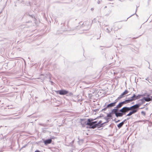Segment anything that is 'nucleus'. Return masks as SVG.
Masks as SVG:
<instances>
[{
    "label": "nucleus",
    "mask_w": 152,
    "mask_h": 152,
    "mask_svg": "<svg viewBox=\"0 0 152 152\" xmlns=\"http://www.w3.org/2000/svg\"><path fill=\"white\" fill-rule=\"evenodd\" d=\"M140 105V104H138L132 106V107H133V108H132V109L130 110L131 111L126 115V116H130L133 114H134L137 112L138 111V109Z\"/></svg>",
    "instance_id": "f257e3e1"
},
{
    "label": "nucleus",
    "mask_w": 152,
    "mask_h": 152,
    "mask_svg": "<svg viewBox=\"0 0 152 152\" xmlns=\"http://www.w3.org/2000/svg\"><path fill=\"white\" fill-rule=\"evenodd\" d=\"M134 107H132V106L129 107H124L121 109L119 110V111L121 113H123L124 115H125L126 113L130 111Z\"/></svg>",
    "instance_id": "f03ea898"
},
{
    "label": "nucleus",
    "mask_w": 152,
    "mask_h": 152,
    "mask_svg": "<svg viewBox=\"0 0 152 152\" xmlns=\"http://www.w3.org/2000/svg\"><path fill=\"white\" fill-rule=\"evenodd\" d=\"M56 93L61 95H64L68 93V91L65 90H62L56 91Z\"/></svg>",
    "instance_id": "7ed1b4c3"
},
{
    "label": "nucleus",
    "mask_w": 152,
    "mask_h": 152,
    "mask_svg": "<svg viewBox=\"0 0 152 152\" xmlns=\"http://www.w3.org/2000/svg\"><path fill=\"white\" fill-rule=\"evenodd\" d=\"M143 99L146 102H149L152 100V96H150L149 95H148L146 97H144Z\"/></svg>",
    "instance_id": "20e7f679"
},
{
    "label": "nucleus",
    "mask_w": 152,
    "mask_h": 152,
    "mask_svg": "<svg viewBox=\"0 0 152 152\" xmlns=\"http://www.w3.org/2000/svg\"><path fill=\"white\" fill-rule=\"evenodd\" d=\"M128 92V91L127 90H125V91L123 92L118 98V99H120L124 96L127 94Z\"/></svg>",
    "instance_id": "39448f33"
},
{
    "label": "nucleus",
    "mask_w": 152,
    "mask_h": 152,
    "mask_svg": "<svg viewBox=\"0 0 152 152\" xmlns=\"http://www.w3.org/2000/svg\"><path fill=\"white\" fill-rule=\"evenodd\" d=\"M52 141L51 139H49L44 141V142L45 145H47L48 144L50 143Z\"/></svg>",
    "instance_id": "423d86ee"
},
{
    "label": "nucleus",
    "mask_w": 152,
    "mask_h": 152,
    "mask_svg": "<svg viewBox=\"0 0 152 152\" xmlns=\"http://www.w3.org/2000/svg\"><path fill=\"white\" fill-rule=\"evenodd\" d=\"M132 100H131V99H127V100H125V101H124L121 102L120 103L123 105V104H124L128 103H129V102H132Z\"/></svg>",
    "instance_id": "0eeeda50"
},
{
    "label": "nucleus",
    "mask_w": 152,
    "mask_h": 152,
    "mask_svg": "<svg viewBox=\"0 0 152 152\" xmlns=\"http://www.w3.org/2000/svg\"><path fill=\"white\" fill-rule=\"evenodd\" d=\"M132 100H131V99H127V100H125V101H124L121 102L120 103L123 105V104H124L128 103H129V102H132Z\"/></svg>",
    "instance_id": "6e6552de"
},
{
    "label": "nucleus",
    "mask_w": 152,
    "mask_h": 152,
    "mask_svg": "<svg viewBox=\"0 0 152 152\" xmlns=\"http://www.w3.org/2000/svg\"><path fill=\"white\" fill-rule=\"evenodd\" d=\"M48 76L47 74H41L40 75V77L39 79H41L42 80H44L45 79V78H47V76Z\"/></svg>",
    "instance_id": "1a4fd4ad"
},
{
    "label": "nucleus",
    "mask_w": 152,
    "mask_h": 152,
    "mask_svg": "<svg viewBox=\"0 0 152 152\" xmlns=\"http://www.w3.org/2000/svg\"><path fill=\"white\" fill-rule=\"evenodd\" d=\"M117 102H113L112 103H111L109 104H108L107 107H114L115 106L116 103Z\"/></svg>",
    "instance_id": "9d476101"
},
{
    "label": "nucleus",
    "mask_w": 152,
    "mask_h": 152,
    "mask_svg": "<svg viewBox=\"0 0 152 152\" xmlns=\"http://www.w3.org/2000/svg\"><path fill=\"white\" fill-rule=\"evenodd\" d=\"M97 122L96 121L92 122L91 123H86V122L85 123V124L87 125H88L89 126H91L94 124H97Z\"/></svg>",
    "instance_id": "9b49d317"
},
{
    "label": "nucleus",
    "mask_w": 152,
    "mask_h": 152,
    "mask_svg": "<svg viewBox=\"0 0 152 152\" xmlns=\"http://www.w3.org/2000/svg\"><path fill=\"white\" fill-rule=\"evenodd\" d=\"M126 120V119L124 120L122 122L118 124L117 125V127L119 128H121L122 126L123 125V124H124V122H125Z\"/></svg>",
    "instance_id": "f8f14e48"
},
{
    "label": "nucleus",
    "mask_w": 152,
    "mask_h": 152,
    "mask_svg": "<svg viewBox=\"0 0 152 152\" xmlns=\"http://www.w3.org/2000/svg\"><path fill=\"white\" fill-rule=\"evenodd\" d=\"M124 115L123 113H117L115 115L116 117H122Z\"/></svg>",
    "instance_id": "ddd939ff"
},
{
    "label": "nucleus",
    "mask_w": 152,
    "mask_h": 152,
    "mask_svg": "<svg viewBox=\"0 0 152 152\" xmlns=\"http://www.w3.org/2000/svg\"><path fill=\"white\" fill-rule=\"evenodd\" d=\"M118 110L117 108L113 109L112 110L111 113H112L115 114L116 115V114L118 113L117 112L118 111Z\"/></svg>",
    "instance_id": "4468645a"
},
{
    "label": "nucleus",
    "mask_w": 152,
    "mask_h": 152,
    "mask_svg": "<svg viewBox=\"0 0 152 152\" xmlns=\"http://www.w3.org/2000/svg\"><path fill=\"white\" fill-rule=\"evenodd\" d=\"M102 121H99L98 123L96 124L98 126L102 125H103L105 123H104L102 124Z\"/></svg>",
    "instance_id": "2eb2a0df"
},
{
    "label": "nucleus",
    "mask_w": 152,
    "mask_h": 152,
    "mask_svg": "<svg viewBox=\"0 0 152 152\" xmlns=\"http://www.w3.org/2000/svg\"><path fill=\"white\" fill-rule=\"evenodd\" d=\"M91 127H90L89 128L94 129L96 128V127L98 126L96 124H94L91 126H90Z\"/></svg>",
    "instance_id": "dca6fc26"
},
{
    "label": "nucleus",
    "mask_w": 152,
    "mask_h": 152,
    "mask_svg": "<svg viewBox=\"0 0 152 152\" xmlns=\"http://www.w3.org/2000/svg\"><path fill=\"white\" fill-rule=\"evenodd\" d=\"M122 106V104L120 102L118 105H117L116 108H117L118 109L119 108L121 107Z\"/></svg>",
    "instance_id": "f3484780"
},
{
    "label": "nucleus",
    "mask_w": 152,
    "mask_h": 152,
    "mask_svg": "<svg viewBox=\"0 0 152 152\" xmlns=\"http://www.w3.org/2000/svg\"><path fill=\"white\" fill-rule=\"evenodd\" d=\"M136 98V96L135 95V94H134V95H133V96H132L130 99H131L132 100V101L133 100H134L133 99H134V98Z\"/></svg>",
    "instance_id": "a211bd4d"
},
{
    "label": "nucleus",
    "mask_w": 152,
    "mask_h": 152,
    "mask_svg": "<svg viewBox=\"0 0 152 152\" xmlns=\"http://www.w3.org/2000/svg\"><path fill=\"white\" fill-rule=\"evenodd\" d=\"M93 120H94L92 119H88V122L86 123H91Z\"/></svg>",
    "instance_id": "6ab92c4d"
},
{
    "label": "nucleus",
    "mask_w": 152,
    "mask_h": 152,
    "mask_svg": "<svg viewBox=\"0 0 152 152\" xmlns=\"http://www.w3.org/2000/svg\"><path fill=\"white\" fill-rule=\"evenodd\" d=\"M141 96V95H138V96H136V98L134 99H133L134 100H135L136 99H138L140 98V97Z\"/></svg>",
    "instance_id": "aec40b11"
},
{
    "label": "nucleus",
    "mask_w": 152,
    "mask_h": 152,
    "mask_svg": "<svg viewBox=\"0 0 152 152\" xmlns=\"http://www.w3.org/2000/svg\"><path fill=\"white\" fill-rule=\"evenodd\" d=\"M111 30V29H109L108 28H106V29L105 30V31H106L107 32L109 33L110 32Z\"/></svg>",
    "instance_id": "412c9836"
},
{
    "label": "nucleus",
    "mask_w": 152,
    "mask_h": 152,
    "mask_svg": "<svg viewBox=\"0 0 152 152\" xmlns=\"http://www.w3.org/2000/svg\"><path fill=\"white\" fill-rule=\"evenodd\" d=\"M141 113L142 115L145 116L146 115V113L145 112L142 111L141 112Z\"/></svg>",
    "instance_id": "4be33fe9"
},
{
    "label": "nucleus",
    "mask_w": 152,
    "mask_h": 152,
    "mask_svg": "<svg viewBox=\"0 0 152 152\" xmlns=\"http://www.w3.org/2000/svg\"><path fill=\"white\" fill-rule=\"evenodd\" d=\"M107 117H112V115L110 113L108 114L107 115Z\"/></svg>",
    "instance_id": "5701e85b"
},
{
    "label": "nucleus",
    "mask_w": 152,
    "mask_h": 152,
    "mask_svg": "<svg viewBox=\"0 0 152 152\" xmlns=\"http://www.w3.org/2000/svg\"><path fill=\"white\" fill-rule=\"evenodd\" d=\"M34 152H40L39 151V150H37L36 151H35Z\"/></svg>",
    "instance_id": "b1692460"
},
{
    "label": "nucleus",
    "mask_w": 152,
    "mask_h": 152,
    "mask_svg": "<svg viewBox=\"0 0 152 152\" xmlns=\"http://www.w3.org/2000/svg\"><path fill=\"white\" fill-rule=\"evenodd\" d=\"M145 80H148L149 83H150L149 81H148V78H146L145 79Z\"/></svg>",
    "instance_id": "393cba45"
},
{
    "label": "nucleus",
    "mask_w": 152,
    "mask_h": 152,
    "mask_svg": "<svg viewBox=\"0 0 152 152\" xmlns=\"http://www.w3.org/2000/svg\"><path fill=\"white\" fill-rule=\"evenodd\" d=\"M134 15V14H133V15H132L130 16L129 17V18H128L127 19H128L130 17H131V16H132V15Z\"/></svg>",
    "instance_id": "a878e982"
},
{
    "label": "nucleus",
    "mask_w": 152,
    "mask_h": 152,
    "mask_svg": "<svg viewBox=\"0 0 152 152\" xmlns=\"http://www.w3.org/2000/svg\"><path fill=\"white\" fill-rule=\"evenodd\" d=\"M91 10H92V11H93L94 10V8H91Z\"/></svg>",
    "instance_id": "bb28decb"
},
{
    "label": "nucleus",
    "mask_w": 152,
    "mask_h": 152,
    "mask_svg": "<svg viewBox=\"0 0 152 152\" xmlns=\"http://www.w3.org/2000/svg\"><path fill=\"white\" fill-rule=\"evenodd\" d=\"M58 149H56V151H58Z\"/></svg>",
    "instance_id": "cd10ccee"
},
{
    "label": "nucleus",
    "mask_w": 152,
    "mask_h": 152,
    "mask_svg": "<svg viewBox=\"0 0 152 152\" xmlns=\"http://www.w3.org/2000/svg\"><path fill=\"white\" fill-rule=\"evenodd\" d=\"M135 15H136V16H137V14H136V13H135Z\"/></svg>",
    "instance_id": "c85d7f7f"
},
{
    "label": "nucleus",
    "mask_w": 152,
    "mask_h": 152,
    "mask_svg": "<svg viewBox=\"0 0 152 152\" xmlns=\"http://www.w3.org/2000/svg\"><path fill=\"white\" fill-rule=\"evenodd\" d=\"M135 15H136V16H137V14H136V13H135Z\"/></svg>",
    "instance_id": "c756f323"
},
{
    "label": "nucleus",
    "mask_w": 152,
    "mask_h": 152,
    "mask_svg": "<svg viewBox=\"0 0 152 152\" xmlns=\"http://www.w3.org/2000/svg\"><path fill=\"white\" fill-rule=\"evenodd\" d=\"M135 15H136V16H137V14H136V13H135Z\"/></svg>",
    "instance_id": "7c9ffc66"
},
{
    "label": "nucleus",
    "mask_w": 152,
    "mask_h": 152,
    "mask_svg": "<svg viewBox=\"0 0 152 152\" xmlns=\"http://www.w3.org/2000/svg\"><path fill=\"white\" fill-rule=\"evenodd\" d=\"M135 15H136V16H137V14H136V13H135Z\"/></svg>",
    "instance_id": "2f4dec72"
},
{
    "label": "nucleus",
    "mask_w": 152,
    "mask_h": 152,
    "mask_svg": "<svg viewBox=\"0 0 152 152\" xmlns=\"http://www.w3.org/2000/svg\"><path fill=\"white\" fill-rule=\"evenodd\" d=\"M141 101H142V100H143V99H141Z\"/></svg>",
    "instance_id": "473e14b6"
}]
</instances>
